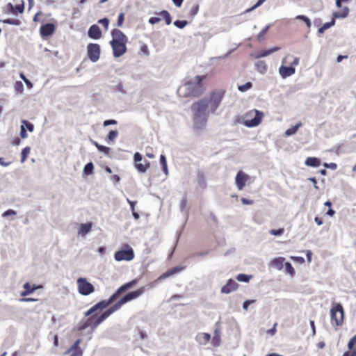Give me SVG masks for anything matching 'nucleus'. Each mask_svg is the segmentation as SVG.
<instances>
[{"label":"nucleus","instance_id":"f257e3e1","mask_svg":"<svg viewBox=\"0 0 356 356\" xmlns=\"http://www.w3.org/2000/svg\"><path fill=\"white\" fill-rule=\"evenodd\" d=\"M145 287L142 286L136 291L125 294L113 305L110 307L108 309L104 311L102 314H101L99 316L97 314H93L96 311H95L93 313L88 316L85 314L86 316L89 317L87 319L83 320L80 322L78 327V330L83 331L89 327H91L92 330L95 329L99 324H101L112 314L118 311L124 304L134 299L138 298L145 292Z\"/></svg>","mask_w":356,"mask_h":356},{"label":"nucleus","instance_id":"f03ea898","mask_svg":"<svg viewBox=\"0 0 356 356\" xmlns=\"http://www.w3.org/2000/svg\"><path fill=\"white\" fill-rule=\"evenodd\" d=\"M209 107L207 98H203L192 104L193 120L197 128L200 129L205 124L209 116Z\"/></svg>","mask_w":356,"mask_h":356},{"label":"nucleus","instance_id":"7ed1b4c3","mask_svg":"<svg viewBox=\"0 0 356 356\" xmlns=\"http://www.w3.org/2000/svg\"><path fill=\"white\" fill-rule=\"evenodd\" d=\"M111 36L112 40L110 41V44L112 47L113 55L115 58H119L127 52L128 38L121 30L118 29L112 30Z\"/></svg>","mask_w":356,"mask_h":356},{"label":"nucleus","instance_id":"20e7f679","mask_svg":"<svg viewBox=\"0 0 356 356\" xmlns=\"http://www.w3.org/2000/svg\"><path fill=\"white\" fill-rule=\"evenodd\" d=\"M137 280H133L127 283L124 284L121 286H120L111 296L108 300H103L93 305L91 308H90L86 312V315H90L93 313L95 311L98 309H104L106 308L108 305L112 304L122 293L126 291L131 289L137 284Z\"/></svg>","mask_w":356,"mask_h":356},{"label":"nucleus","instance_id":"39448f33","mask_svg":"<svg viewBox=\"0 0 356 356\" xmlns=\"http://www.w3.org/2000/svg\"><path fill=\"white\" fill-rule=\"evenodd\" d=\"M204 79L205 76H196L195 80L194 81H191L184 83L181 88H179V92H181V90H184L185 92L184 95V96H200L205 90V88L202 83Z\"/></svg>","mask_w":356,"mask_h":356},{"label":"nucleus","instance_id":"423d86ee","mask_svg":"<svg viewBox=\"0 0 356 356\" xmlns=\"http://www.w3.org/2000/svg\"><path fill=\"white\" fill-rule=\"evenodd\" d=\"M330 322L333 327H337L343 325L344 322V310L341 303H334L332 305L330 311Z\"/></svg>","mask_w":356,"mask_h":356},{"label":"nucleus","instance_id":"0eeeda50","mask_svg":"<svg viewBox=\"0 0 356 356\" xmlns=\"http://www.w3.org/2000/svg\"><path fill=\"white\" fill-rule=\"evenodd\" d=\"M264 113L256 109L248 111L242 119V123L247 127L258 126L262 120Z\"/></svg>","mask_w":356,"mask_h":356},{"label":"nucleus","instance_id":"6e6552de","mask_svg":"<svg viewBox=\"0 0 356 356\" xmlns=\"http://www.w3.org/2000/svg\"><path fill=\"white\" fill-rule=\"evenodd\" d=\"M124 249L115 252L114 258L118 261H131L134 258V252L133 249L128 244H124Z\"/></svg>","mask_w":356,"mask_h":356},{"label":"nucleus","instance_id":"1a4fd4ad","mask_svg":"<svg viewBox=\"0 0 356 356\" xmlns=\"http://www.w3.org/2000/svg\"><path fill=\"white\" fill-rule=\"evenodd\" d=\"M79 293L82 296H88L95 291L94 286L86 278L79 277L76 280Z\"/></svg>","mask_w":356,"mask_h":356},{"label":"nucleus","instance_id":"9d476101","mask_svg":"<svg viewBox=\"0 0 356 356\" xmlns=\"http://www.w3.org/2000/svg\"><path fill=\"white\" fill-rule=\"evenodd\" d=\"M289 58H293V61L291 62V65H298L299 58L297 57H293V56H286L284 58L283 62H286V60L289 59ZM295 71H296V70L293 66L286 67V66L282 65L279 70L280 74L282 76V77H283V78H286L288 76L293 75L295 73Z\"/></svg>","mask_w":356,"mask_h":356},{"label":"nucleus","instance_id":"9b49d317","mask_svg":"<svg viewBox=\"0 0 356 356\" xmlns=\"http://www.w3.org/2000/svg\"><path fill=\"white\" fill-rule=\"evenodd\" d=\"M224 96L222 91H214L210 94L209 100V106H210L211 112L214 113L219 106Z\"/></svg>","mask_w":356,"mask_h":356},{"label":"nucleus","instance_id":"f8f14e48","mask_svg":"<svg viewBox=\"0 0 356 356\" xmlns=\"http://www.w3.org/2000/svg\"><path fill=\"white\" fill-rule=\"evenodd\" d=\"M142 160V154L139 152H136L134 155L135 167L139 172L145 173L149 168L150 162L145 160L143 163H141Z\"/></svg>","mask_w":356,"mask_h":356},{"label":"nucleus","instance_id":"ddd939ff","mask_svg":"<svg viewBox=\"0 0 356 356\" xmlns=\"http://www.w3.org/2000/svg\"><path fill=\"white\" fill-rule=\"evenodd\" d=\"M57 26L56 21H54V23H47L42 24L40 28V35L42 38H47L51 35H52L56 30Z\"/></svg>","mask_w":356,"mask_h":356},{"label":"nucleus","instance_id":"4468645a","mask_svg":"<svg viewBox=\"0 0 356 356\" xmlns=\"http://www.w3.org/2000/svg\"><path fill=\"white\" fill-rule=\"evenodd\" d=\"M88 56L92 62H96L100 56V46L98 44L90 43L87 47Z\"/></svg>","mask_w":356,"mask_h":356},{"label":"nucleus","instance_id":"2eb2a0df","mask_svg":"<svg viewBox=\"0 0 356 356\" xmlns=\"http://www.w3.org/2000/svg\"><path fill=\"white\" fill-rule=\"evenodd\" d=\"M158 15H159L160 17H152L149 18V22L151 24H155L156 23H159L161 20V18H163V19H164L165 24L167 25H169L171 24L172 18H171L170 13L167 10H163V11L159 13Z\"/></svg>","mask_w":356,"mask_h":356},{"label":"nucleus","instance_id":"dca6fc26","mask_svg":"<svg viewBox=\"0 0 356 356\" xmlns=\"http://www.w3.org/2000/svg\"><path fill=\"white\" fill-rule=\"evenodd\" d=\"M249 179V176L243 171H239L235 178L236 185L237 188L241 191L242 190L246 181Z\"/></svg>","mask_w":356,"mask_h":356},{"label":"nucleus","instance_id":"f3484780","mask_svg":"<svg viewBox=\"0 0 356 356\" xmlns=\"http://www.w3.org/2000/svg\"><path fill=\"white\" fill-rule=\"evenodd\" d=\"M347 348V350L343 353L342 356H356V334L350 339Z\"/></svg>","mask_w":356,"mask_h":356},{"label":"nucleus","instance_id":"a211bd4d","mask_svg":"<svg viewBox=\"0 0 356 356\" xmlns=\"http://www.w3.org/2000/svg\"><path fill=\"white\" fill-rule=\"evenodd\" d=\"M81 342V340L80 339H77L65 353L70 354V356H82L83 350L79 347Z\"/></svg>","mask_w":356,"mask_h":356},{"label":"nucleus","instance_id":"6ab92c4d","mask_svg":"<svg viewBox=\"0 0 356 356\" xmlns=\"http://www.w3.org/2000/svg\"><path fill=\"white\" fill-rule=\"evenodd\" d=\"M238 287V284L232 279H229L225 285L221 289V293H229L232 291H236Z\"/></svg>","mask_w":356,"mask_h":356},{"label":"nucleus","instance_id":"aec40b11","mask_svg":"<svg viewBox=\"0 0 356 356\" xmlns=\"http://www.w3.org/2000/svg\"><path fill=\"white\" fill-rule=\"evenodd\" d=\"M88 34L90 38L97 40L101 38L102 31L97 25L93 24L89 28Z\"/></svg>","mask_w":356,"mask_h":356},{"label":"nucleus","instance_id":"412c9836","mask_svg":"<svg viewBox=\"0 0 356 356\" xmlns=\"http://www.w3.org/2000/svg\"><path fill=\"white\" fill-rule=\"evenodd\" d=\"M40 287L41 286H36L35 284L31 285L29 282H26L23 286L24 290V291L22 292L21 296H26L27 295H29Z\"/></svg>","mask_w":356,"mask_h":356},{"label":"nucleus","instance_id":"4be33fe9","mask_svg":"<svg viewBox=\"0 0 356 356\" xmlns=\"http://www.w3.org/2000/svg\"><path fill=\"white\" fill-rule=\"evenodd\" d=\"M184 269V267H179V266H177V267H174L168 270H167L166 272H165L164 273H163L159 277V280H163V279H165L167 277H169L180 271H181L182 270Z\"/></svg>","mask_w":356,"mask_h":356},{"label":"nucleus","instance_id":"5701e85b","mask_svg":"<svg viewBox=\"0 0 356 356\" xmlns=\"http://www.w3.org/2000/svg\"><path fill=\"white\" fill-rule=\"evenodd\" d=\"M340 10L334 12L332 13L333 17L337 18H346L349 14V8L347 6L339 8Z\"/></svg>","mask_w":356,"mask_h":356},{"label":"nucleus","instance_id":"b1692460","mask_svg":"<svg viewBox=\"0 0 356 356\" xmlns=\"http://www.w3.org/2000/svg\"><path fill=\"white\" fill-rule=\"evenodd\" d=\"M285 258L280 257L275 258L270 261L271 266L275 268L277 270H282L284 266Z\"/></svg>","mask_w":356,"mask_h":356},{"label":"nucleus","instance_id":"393cba45","mask_svg":"<svg viewBox=\"0 0 356 356\" xmlns=\"http://www.w3.org/2000/svg\"><path fill=\"white\" fill-rule=\"evenodd\" d=\"M91 229H92V223L91 222L81 224L78 229V234L79 235L85 236L91 231Z\"/></svg>","mask_w":356,"mask_h":356},{"label":"nucleus","instance_id":"a878e982","mask_svg":"<svg viewBox=\"0 0 356 356\" xmlns=\"http://www.w3.org/2000/svg\"><path fill=\"white\" fill-rule=\"evenodd\" d=\"M211 339V336L208 333H201L197 336V341L200 344H207Z\"/></svg>","mask_w":356,"mask_h":356},{"label":"nucleus","instance_id":"bb28decb","mask_svg":"<svg viewBox=\"0 0 356 356\" xmlns=\"http://www.w3.org/2000/svg\"><path fill=\"white\" fill-rule=\"evenodd\" d=\"M321 161L318 158L308 157L305 161V165L312 167H318Z\"/></svg>","mask_w":356,"mask_h":356},{"label":"nucleus","instance_id":"cd10ccee","mask_svg":"<svg viewBox=\"0 0 356 356\" xmlns=\"http://www.w3.org/2000/svg\"><path fill=\"white\" fill-rule=\"evenodd\" d=\"M334 24H335V19L333 17L330 22L325 23L322 26H321L318 29V34H323L325 30L330 29Z\"/></svg>","mask_w":356,"mask_h":356},{"label":"nucleus","instance_id":"c85d7f7f","mask_svg":"<svg viewBox=\"0 0 356 356\" xmlns=\"http://www.w3.org/2000/svg\"><path fill=\"white\" fill-rule=\"evenodd\" d=\"M302 122H298L297 123L296 125L290 127L289 129H288L286 131H285V135L287 136H292L293 134H295L298 129L302 127Z\"/></svg>","mask_w":356,"mask_h":356},{"label":"nucleus","instance_id":"c756f323","mask_svg":"<svg viewBox=\"0 0 356 356\" xmlns=\"http://www.w3.org/2000/svg\"><path fill=\"white\" fill-rule=\"evenodd\" d=\"M92 144L97 147V149L99 151V152H103L104 154H106V155H108L110 152H111V148L110 147H106V146H104V145H99L97 142L96 141H92Z\"/></svg>","mask_w":356,"mask_h":356},{"label":"nucleus","instance_id":"7c9ffc66","mask_svg":"<svg viewBox=\"0 0 356 356\" xmlns=\"http://www.w3.org/2000/svg\"><path fill=\"white\" fill-rule=\"evenodd\" d=\"M257 70L261 72L264 73L267 70V65L266 63L263 60L258 61L256 64Z\"/></svg>","mask_w":356,"mask_h":356},{"label":"nucleus","instance_id":"2f4dec72","mask_svg":"<svg viewBox=\"0 0 356 356\" xmlns=\"http://www.w3.org/2000/svg\"><path fill=\"white\" fill-rule=\"evenodd\" d=\"M118 131L117 130H112L108 133L106 140L109 143L113 142L118 137Z\"/></svg>","mask_w":356,"mask_h":356},{"label":"nucleus","instance_id":"473e14b6","mask_svg":"<svg viewBox=\"0 0 356 356\" xmlns=\"http://www.w3.org/2000/svg\"><path fill=\"white\" fill-rule=\"evenodd\" d=\"M296 19H300V20H302L303 21V22H305L306 24V26L308 29H310L311 26H312V22H311V20L309 17H307V16L305 15H298L296 17Z\"/></svg>","mask_w":356,"mask_h":356},{"label":"nucleus","instance_id":"72a5a7b5","mask_svg":"<svg viewBox=\"0 0 356 356\" xmlns=\"http://www.w3.org/2000/svg\"><path fill=\"white\" fill-rule=\"evenodd\" d=\"M93 170H94V165H93L92 163L90 162L85 165L84 169H83V173L87 175H91L93 172Z\"/></svg>","mask_w":356,"mask_h":356},{"label":"nucleus","instance_id":"f704fd0d","mask_svg":"<svg viewBox=\"0 0 356 356\" xmlns=\"http://www.w3.org/2000/svg\"><path fill=\"white\" fill-rule=\"evenodd\" d=\"M30 152H31V148L29 147H24L22 151V159H21V162L22 163H24L27 157L29 156V154H30Z\"/></svg>","mask_w":356,"mask_h":356},{"label":"nucleus","instance_id":"c9c22d12","mask_svg":"<svg viewBox=\"0 0 356 356\" xmlns=\"http://www.w3.org/2000/svg\"><path fill=\"white\" fill-rule=\"evenodd\" d=\"M251 277H252L251 275H248L241 273V274H238L236 276V280L239 282H248L250 281V280L251 279Z\"/></svg>","mask_w":356,"mask_h":356},{"label":"nucleus","instance_id":"e433bc0d","mask_svg":"<svg viewBox=\"0 0 356 356\" xmlns=\"http://www.w3.org/2000/svg\"><path fill=\"white\" fill-rule=\"evenodd\" d=\"M3 22L4 24H11V25H15L19 26L21 24V21L18 19H10L8 18L3 20Z\"/></svg>","mask_w":356,"mask_h":356},{"label":"nucleus","instance_id":"4c0bfd02","mask_svg":"<svg viewBox=\"0 0 356 356\" xmlns=\"http://www.w3.org/2000/svg\"><path fill=\"white\" fill-rule=\"evenodd\" d=\"M280 48L279 47H274L273 49H270L268 50H264V51H261L259 55V57H265V56H268L269 54L279 50Z\"/></svg>","mask_w":356,"mask_h":356},{"label":"nucleus","instance_id":"58836bf2","mask_svg":"<svg viewBox=\"0 0 356 356\" xmlns=\"http://www.w3.org/2000/svg\"><path fill=\"white\" fill-rule=\"evenodd\" d=\"M6 14H13L16 15L14 10V6L11 3H8L4 8L3 10Z\"/></svg>","mask_w":356,"mask_h":356},{"label":"nucleus","instance_id":"ea45409f","mask_svg":"<svg viewBox=\"0 0 356 356\" xmlns=\"http://www.w3.org/2000/svg\"><path fill=\"white\" fill-rule=\"evenodd\" d=\"M284 266H285V270L287 273H289V275H295V270L293 268V267L292 266V265L289 263V262H286L284 264Z\"/></svg>","mask_w":356,"mask_h":356},{"label":"nucleus","instance_id":"a19ab883","mask_svg":"<svg viewBox=\"0 0 356 356\" xmlns=\"http://www.w3.org/2000/svg\"><path fill=\"white\" fill-rule=\"evenodd\" d=\"M252 87V83L251 82H247L246 83L238 86V89L241 92H245L250 89Z\"/></svg>","mask_w":356,"mask_h":356},{"label":"nucleus","instance_id":"79ce46f5","mask_svg":"<svg viewBox=\"0 0 356 356\" xmlns=\"http://www.w3.org/2000/svg\"><path fill=\"white\" fill-rule=\"evenodd\" d=\"M22 125H24L25 127V128L26 127V129L30 132H33V130H34V125L32 123L29 122V121H27L26 120H22Z\"/></svg>","mask_w":356,"mask_h":356},{"label":"nucleus","instance_id":"37998d69","mask_svg":"<svg viewBox=\"0 0 356 356\" xmlns=\"http://www.w3.org/2000/svg\"><path fill=\"white\" fill-rule=\"evenodd\" d=\"M24 6L23 1H22V3L19 4L14 6V10H15L16 15L17 13H22L24 12Z\"/></svg>","mask_w":356,"mask_h":356},{"label":"nucleus","instance_id":"c03bdc74","mask_svg":"<svg viewBox=\"0 0 356 356\" xmlns=\"http://www.w3.org/2000/svg\"><path fill=\"white\" fill-rule=\"evenodd\" d=\"M284 228H280L278 229H272L269 230V233L273 236H281L284 234Z\"/></svg>","mask_w":356,"mask_h":356},{"label":"nucleus","instance_id":"a18cd8bd","mask_svg":"<svg viewBox=\"0 0 356 356\" xmlns=\"http://www.w3.org/2000/svg\"><path fill=\"white\" fill-rule=\"evenodd\" d=\"M174 24L179 29H183L188 24V22L186 20H176Z\"/></svg>","mask_w":356,"mask_h":356},{"label":"nucleus","instance_id":"49530a36","mask_svg":"<svg viewBox=\"0 0 356 356\" xmlns=\"http://www.w3.org/2000/svg\"><path fill=\"white\" fill-rule=\"evenodd\" d=\"M145 155L147 157H148L149 159L154 158V150L152 147H145Z\"/></svg>","mask_w":356,"mask_h":356},{"label":"nucleus","instance_id":"de8ad7c7","mask_svg":"<svg viewBox=\"0 0 356 356\" xmlns=\"http://www.w3.org/2000/svg\"><path fill=\"white\" fill-rule=\"evenodd\" d=\"M124 20V14L123 13H120L118 15L117 26H122Z\"/></svg>","mask_w":356,"mask_h":356},{"label":"nucleus","instance_id":"09e8293b","mask_svg":"<svg viewBox=\"0 0 356 356\" xmlns=\"http://www.w3.org/2000/svg\"><path fill=\"white\" fill-rule=\"evenodd\" d=\"M99 24L104 26L105 29L107 30L109 25V20L107 18H103L98 21Z\"/></svg>","mask_w":356,"mask_h":356},{"label":"nucleus","instance_id":"8fccbe9b","mask_svg":"<svg viewBox=\"0 0 356 356\" xmlns=\"http://www.w3.org/2000/svg\"><path fill=\"white\" fill-rule=\"evenodd\" d=\"M213 345L216 346H218L220 344V336L217 333V332H215V334L213 336Z\"/></svg>","mask_w":356,"mask_h":356},{"label":"nucleus","instance_id":"3c124183","mask_svg":"<svg viewBox=\"0 0 356 356\" xmlns=\"http://www.w3.org/2000/svg\"><path fill=\"white\" fill-rule=\"evenodd\" d=\"M20 136L22 138H26L28 136L26 128L24 125H21V127H20Z\"/></svg>","mask_w":356,"mask_h":356},{"label":"nucleus","instance_id":"603ef678","mask_svg":"<svg viewBox=\"0 0 356 356\" xmlns=\"http://www.w3.org/2000/svg\"><path fill=\"white\" fill-rule=\"evenodd\" d=\"M323 166L326 168H330L332 170H336L337 168V165L335 163H325L323 164Z\"/></svg>","mask_w":356,"mask_h":356},{"label":"nucleus","instance_id":"864d4df0","mask_svg":"<svg viewBox=\"0 0 356 356\" xmlns=\"http://www.w3.org/2000/svg\"><path fill=\"white\" fill-rule=\"evenodd\" d=\"M266 0H259L258 2L250 8L248 9L246 12H250L254 10L255 8L261 6Z\"/></svg>","mask_w":356,"mask_h":356},{"label":"nucleus","instance_id":"5fc2aeb1","mask_svg":"<svg viewBox=\"0 0 356 356\" xmlns=\"http://www.w3.org/2000/svg\"><path fill=\"white\" fill-rule=\"evenodd\" d=\"M15 88L17 91L22 92L24 86L21 81H17L15 84Z\"/></svg>","mask_w":356,"mask_h":356},{"label":"nucleus","instance_id":"6e6d98bb","mask_svg":"<svg viewBox=\"0 0 356 356\" xmlns=\"http://www.w3.org/2000/svg\"><path fill=\"white\" fill-rule=\"evenodd\" d=\"M118 122L115 120H105L103 123L104 127L108 126V125H115L117 124Z\"/></svg>","mask_w":356,"mask_h":356},{"label":"nucleus","instance_id":"4d7b16f0","mask_svg":"<svg viewBox=\"0 0 356 356\" xmlns=\"http://www.w3.org/2000/svg\"><path fill=\"white\" fill-rule=\"evenodd\" d=\"M254 300H245L243 304V307L245 310H248V307L250 304L253 303Z\"/></svg>","mask_w":356,"mask_h":356},{"label":"nucleus","instance_id":"13d9d810","mask_svg":"<svg viewBox=\"0 0 356 356\" xmlns=\"http://www.w3.org/2000/svg\"><path fill=\"white\" fill-rule=\"evenodd\" d=\"M16 212L14 210L8 209L3 213V217H6L10 215H15Z\"/></svg>","mask_w":356,"mask_h":356},{"label":"nucleus","instance_id":"bf43d9fd","mask_svg":"<svg viewBox=\"0 0 356 356\" xmlns=\"http://www.w3.org/2000/svg\"><path fill=\"white\" fill-rule=\"evenodd\" d=\"M241 201L243 204H252L254 202L253 200L245 197H242Z\"/></svg>","mask_w":356,"mask_h":356},{"label":"nucleus","instance_id":"052dcab7","mask_svg":"<svg viewBox=\"0 0 356 356\" xmlns=\"http://www.w3.org/2000/svg\"><path fill=\"white\" fill-rule=\"evenodd\" d=\"M12 163L11 161L6 162L4 161V159L3 157H0V165L4 167L8 166Z\"/></svg>","mask_w":356,"mask_h":356},{"label":"nucleus","instance_id":"680f3d73","mask_svg":"<svg viewBox=\"0 0 356 356\" xmlns=\"http://www.w3.org/2000/svg\"><path fill=\"white\" fill-rule=\"evenodd\" d=\"M160 163L162 166H163L164 165H167L166 158L163 154L160 156Z\"/></svg>","mask_w":356,"mask_h":356},{"label":"nucleus","instance_id":"e2e57ef3","mask_svg":"<svg viewBox=\"0 0 356 356\" xmlns=\"http://www.w3.org/2000/svg\"><path fill=\"white\" fill-rule=\"evenodd\" d=\"M277 323H275L274 324L273 327L272 329H270V330H268L267 331V332H268V334H271V335H274V334H275V332H276V326H277Z\"/></svg>","mask_w":356,"mask_h":356},{"label":"nucleus","instance_id":"0e129e2a","mask_svg":"<svg viewBox=\"0 0 356 356\" xmlns=\"http://www.w3.org/2000/svg\"><path fill=\"white\" fill-rule=\"evenodd\" d=\"M140 50L145 54V55H148V48L147 47L146 44H143L141 45L140 47Z\"/></svg>","mask_w":356,"mask_h":356},{"label":"nucleus","instance_id":"69168bd1","mask_svg":"<svg viewBox=\"0 0 356 356\" xmlns=\"http://www.w3.org/2000/svg\"><path fill=\"white\" fill-rule=\"evenodd\" d=\"M42 15V13L41 12H38L33 17V22H40V19H39V16Z\"/></svg>","mask_w":356,"mask_h":356},{"label":"nucleus","instance_id":"338daca9","mask_svg":"<svg viewBox=\"0 0 356 356\" xmlns=\"http://www.w3.org/2000/svg\"><path fill=\"white\" fill-rule=\"evenodd\" d=\"M128 202L130 204L131 211L134 212L135 211V205L136 204V202H134V201H131V200H128Z\"/></svg>","mask_w":356,"mask_h":356},{"label":"nucleus","instance_id":"774afa93","mask_svg":"<svg viewBox=\"0 0 356 356\" xmlns=\"http://www.w3.org/2000/svg\"><path fill=\"white\" fill-rule=\"evenodd\" d=\"M306 256L309 262L312 261V252L311 250H307L306 252Z\"/></svg>","mask_w":356,"mask_h":356}]
</instances>
